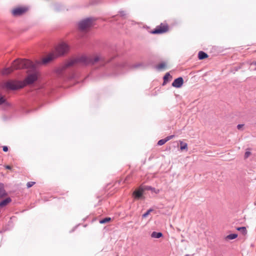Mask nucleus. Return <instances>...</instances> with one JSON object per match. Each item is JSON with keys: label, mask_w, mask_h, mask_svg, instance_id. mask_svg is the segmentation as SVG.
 Instances as JSON below:
<instances>
[{"label": "nucleus", "mask_w": 256, "mask_h": 256, "mask_svg": "<svg viewBox=\"0 0 256 256\" xmlns=\"http://www.w3.org/2000/svg\"><path fill=\"white\" fill-rule=\"evenodd\" d=\"M100 60V58L98 56H94V58L92 56H82L66 62L57 70V72L60 76L64 77L66 79H72L74 78L75 74L73 72H66L68 68L78 64L82 66L94 64Z\"/></svg>", "instance_id": "nucleus-1"}, {"label": "nucleus", "mask_w": 256, "mask_h": 256, "mask_svg": "<svg viewBox=\"0 0 256 256\" xmlns=\"http://www.w3.org/2000/svg\"><path fill=\"white\" fill-rule=\"evenodd\" d=\"M29 68L34 70L36 68L35 64L30 60H16L10 67L4 68L2 73L4 74H8L14 70Z\"/></svg>", "instance_id": "nucleus-2"}, {"label": "nucleus", "mask_w": 256, "mask_h": 256, "mask_svg": "<svg viewBox=\"0 0 256 256\" xmlns=\"http://www.w3.org/2000/svg\"><path fill=\"white\" fill-rule=\"evenodd\" d=\"M24 85L21 82L9 80L4 82L2 85V88L7 90H17L23 88Z\"/></svg>", "instance_id": "nucleus-3"}, {"label": "nucleus", "mask_w": 256, "mask_h": 256, "mask_svg": "<svg viewBox=\"0 0 256 256\" xmlns=\"http://www.w3.org/2000/svg\"><path fill=\"white\" fill-rule=\"evenodd\" d=\"M95 20L94 18L90 17L80 21L78 24V30L80 31L86 30L92 25Z\"/></svg>", "instance_id": "nucleus-4"}, {"label": "nucleus", "mask_w": 256, "mask_h": 256, "mask_svg": "<svg viewBox=\"0 0 256 256\" xmlns=\"http://www.w3.org/2000/svg\"><path fill=\"white\" fill-rule=\"evenodd\" d=\"M69 50V46L68 44L64 43H62L59 44L56 48V52L58 55H64Z\"/></svg>", "instance_id": "nucleus-5"}, {"label": "nucleus", "mask_w": 256, "mask_h": 256, "mask_svg": "<svg viewBox=\"0 0 256 256\" xmlns=\"http://www.w3.org/2000/svg\"><path fill=\"white\" fill-rule=\"evenodd\" d=\"M168 30V27L167 24H161L157 26L151 32L152 34H160L166 32Z\"/></svg>", "instance_id": "nucleus-6"}, {"label": "nucleus", "mask_w": 256, "mask_h": 256, "mask_svg": "<svg viewBox=\"0 0 256 256\" xmlns=\"http://www.w3.org/2000/svg\"><path fill=\"white\" fill-rule=\"evenodd\" d=\"M38 79V74L36 72L30 74L26 78L24 82L26 84H33Z\"/></svg>", "instance_id": "nucleus-7"}, {"label": "nucleus", "mask_w": 256, "mask_h": 256, "mask_svg": "<svg viewBox=\"0 0 256 256\" xmlns=\"http://www.w3.org/2000/svg\"><path fill=\"white\" fill-rule=\"evenodd\" d=\"M27 10V8L20 7L14 9L12 12L14 16H18L22 15Z\"/></svg>", "instance_id": "nucleus-8"}, {"label": "nucleus", "mask_w": 256, "mask_h": 256, "mask_svg": "<svg viewBox=\"0 0 256 256\" xmlns=\"http://www.w3.org/2000/svg\"><path fill=\"white\" fill-rule=\"evenodd\" d=\"M144 190V189L140 187L136 189L132 193V196L136 200H140L144 198L143 194Z\"/></svg>", "instance_id": "nucleus-9"}, {"label": "nucleus", "mask_w": 256, "mask_h": 256, "mask_svg": "<svg viewBox=\"0 0 256 256\" xmlns=\"http://www.w3.org/2000/svg\"><path fill=\"white\" fill-rule=\"evenodd\" d=\"M184 84V79L182 77H178L176 78L172 82V85L176 88H180Z\"/></svg>", "instance_id": "nucleus-10"}, {"label": "nucleus", "mask_w": 256, "mask_h": 256, "mask_svg": "<svg viewBox=\"0 0 256 256\" xmlns=\"http://www.w3.org/2000/svg\"><path fill=\"white\" fill-rule=\"evenodd\" d=\"M55 58L56 56L54 54H50L47 56L42 60V63L43 64H46Z\"/></svg>", "instance_id": "nucleus-11"}, {"label": "nucleus", "mask_w": 256, "mask_h": 256, "mask_svg": "<svg viewBox=\"0 0 256 256\" xmlns=\"http://www.w3.org/2000/svg\"><path fill=\"white\" fill-rule=\"evenodd\" d=\"M11 201H12V199L10 197L5 198L4 200H2V201H1L0 202V207L2 208V207L6 206L10 202H11Z\"/></svg>", "instance_id": "nucleus-12"}, {"label": "nucleus", "mask_w": 256, "mask_h": 256, "mask_svg": "<svg viewBox=\"0 0 256 256\" xmlns=\"http://www.w3.org/2000/svg\"><path fill=\"white\" fill-rule=\"evenodd\" d=\"M7 194L4 190V185L0 182V198H2L6 196Z\"/></svg>", "instance_id": "nucleus-13"}, {"label": "nucleus", "mask_w": 256, "mask_h": 256, "mask_svg": "<svg viewBox=\"0 0 256 256\" xmlns=\"http://www.w3.org/2000/svg\"><path fill=\"white\" fill-rule=\"evenodd\" d=\"M166 64L164 62H162L156 66V68L158 70L160 71L162 70H164L166 68Z\"/></svg>", "instance_id": "nucleus-14"}, {"label": "nucleus", "mask_w": 256, "mask_h": 256, "mask_svg": "<svg viewBox=\"0 0 256 256\" xmlns=\"http://www.w3.org/2000/svg\"><path fill=\"white\" fill-rule=\"evenodd\" d=\"M163 236L161 232H153L151 234V237L152 238H159L162 237Z\"/></svg>", "instance_id": "nucleus-15"}, {"label": "nucleus", "mask_w": 256, "mask_h": 256, "mask_svg": "<svg viewBox=\"0 0 256 256\" xmlns=\"http://www.w3.org/2000/svg\"><path fill=\"white\" fill-rule=\"evenodd\" d=\"M208 57V55L203 51H200L198 54L199 60H204Z\"/></svg>", "instance_id": "nucleus-16"}, {"label": "nucleus", "mask_w": 256, "mask_h": 256, "mask_svg": "<svg viewBox=\"0 0 256 256\" xmlns=\"http://www.w3.org/2000/svg\"><path fill=\"white\" fill-rule=\"evenodd\" d=\"M172 76H170L169 72L166 73V74L164 76V82H163V85H164L166 84L169 80V78H172Z\"/></svg>", "instance_id": "nucleus-17"}, {"label": "nucleus", "mask_w": 256, "mask_h": 256, "mask_svg": "<svg viewBox=\"0 0 256 256\" xmlns=\"http://www.w3.org/2000/svg\"><path fill=\"white\" fill-rule=\"evenodd\" d=\"M238 237V234H232L228 235L226 238V240H234Z\"/></svg>", "instance_id": "nucleus-18"}, {"label": "nucleus", "mask_w": 256, "mask_h": 256, "mask_svg": "<svg viewBox=\"0 0 256 256\" xmlns=\"http://www.w3.org/2000/svg\"><path fill=\"white\" fill-rule=\"evenodd\" d=\"M236 230L240 231L243 234H245L247 232L246 228L244 226L238 227L236 228Z\"/></svg>", "instance_id": "nucleus-19"}, {"label": "nucleus", "mask_w": 256, "mask_h": 256, "mask_svg": "<svg viewBox=\"0 0 256 256\" xmlns=\"http://www.w3.org/2000/svg\"><path fill=\"white\" fill-rule=\"evenodd\" d=\"M180 148L182 150L187 149V146H188L187 144L184 143V142H180Z\"/></svg>", "instance_id": "nucleus-20"}, {"label": "nucleus", "mask_w": 256, "mask_h": 256, "mask_svg": "<svg viewBox=\"0 0 256 256\" xmlns=\"http://www.w3.org/2000/svg\"><path fill=\"white\" fill-rule=\"evenodd\" d=\"M111 220V218L109 217L105 218H102L100 220V224H105L108 222H110Z\"/></svg>", "instance_id": "nucleus-21"}, {"label": "nucleus", "mask_w": 256, "mask_h": 256, "mask_svg": "<svg viewBox=\"0 0 256 256\" xmlns=\"http://www.w3.org/2000/svg\"><path fill=\"white\" fill-rule=\"evenodd\" d=\"M166 142H167V140L166 138H164V139L160 140L158 142V145L162 146V145L164 144Z\"/></svg>", "instance_id": "nucleus-22"}, {"label": "nucleus", "mask_w": 256, "mask_h": 256, "mask_svg": "<svg viewBox=\"0 0 256 256\" xmlns=\"http://www.w3.org/2000/svg\"><path fill=\"white\" fill-rule=\"evenodd\" d=\"M6 101L4 96L0 95V105H2L4 104H6Z\"/></svg>", "instance_id": "nucleus-23"}, {"label": "nucleus", "mask_w": 256, "mask_h": 256, "mask_svg": "<svg viewBox=\"0 0 256 256\" xmlns=\"http://www.w3.org/2000/svg\"><path fill=\"white\" fill-rule=\"evenodd\" d=\"M147 190H150L152 192H154L156 194H158L159 192V191H160L158 190H156L155 188H152L151 186H148L147 188Z\"/></svg>", "instance_id": "nucleus-24"}, {"label": "nucleus", "mask_w": 256, "mask_h": 256, "mask_svg": "<svg viewBox=\"0 0 256 256\" xmlns=\"http://www.w3.org/2000/svg\"><path fill=\"white\" fill-rule=\"evenodd\" d=\"M127 66V64L126 63H122V64H118V66H117V68H120V69H122L123 68H124L125 67H126Z\"/></svg>", "instance_id": "nucleus-25"}, {"label": "nucleus", "mask_w": 256, "mask_h": 256, "mask_svg": "<svg viewBox=\"0 0 256 256\" xmlns=\"http://www.w3.org/2000/svg\"><path fill=\"white\" fill-rule=\"evenodd\" d=\"M34 184H35V182H29L27 183L26 186H27L28 188H30L32 187Z\"/></svg>", "instance_id": "nucleus-26"}, {"label": "nucleus", "mask_w": 256, "mask_h": 256, "mask_svg": "<svg viewBox=\"0 0 256 256\" xmlns=\"http://www.w3.org/2000/svg\"><path fill=\"white\" fill-rule=\"evenodd\" d=\"M250 154L251 152H250L246 151L244 154V158H248L250 155Z\"/></svg>", "instance_id": "nucleus-27"}, {"label": "nucleus", "mask_w": 256, "mask_h": 256, "mask_svg": "<svg viewBox=\"0 0 256 256\" xmlns=\"http://www.w3.org/2000/svg\"><path fill=\"white\" fill-rule=\"evenodd\" d=\"M174 135H170L166 138L167 142L174 138Z\"/></svg>", "instance_id": "nucleus-28"}, {"label": "nucleus", "mask_w": 256, "mask_h": 256, "mask_svg": "<svg viewBox=\"0 0 256 256\" xmlns=\"http://www.w3.org/2000/svg\"><path fill=\"white\" fill-rule=\"evenodd\" d=\"M244 124H238V126H237V128L239 130H240L242 127L244 126Z\"/></svg>", "instance_id": "nucleus-29"}, {"label": "nucleus", "mask_w": 256, "mask_h": 256, "mask_svg": "<svg viewBox=\"0 0 256 256\" xmlns=\"http://www.w3.org/2000/svg\"><path fill=\"white\" fill-rule=\"evenodd\" d=\"M142 66V64L139 63V64H138L134 65L132 66V68H138L139 66Z\"/></svg>", "instance_id": "nucleus-30"}, {"label": "nucleus", "mask_w": 256, "mask_h": 256, "mask_svg": "<svg viewBox=\"0 0 256 256\" xmlns=\"http://www.w3.org/2000/svg\"><path fill=\"white\" fill-rule=\"evenodd\" d=\"M119 12L120 14L122 16H124L126 14V12L124 11H120Z\"/></svg>", "instance_id": "nucleus-31"}, {"label": "nucleus", "mask_w": 256, "mask_h": 256, "mask_svg": "<svg viewBox=\"0 0 256 256\" xmlns=\"http://www.w3.org/2000/svg\"><path fill=\"white\" fill-rule=\"evenodd\" d=\"M150 214V212H148L147 210V212H145L144 214H142V218H146L147 217V216Z\"/></svg>", "instance_id": "nucleus-32"}, {"label": "nucleus", "mask_w": 256, "mask_h": 256, "mask_svg": "<svg viewBox=\"0 0 256 256\" xmlns=\"http://www.w3.org/2000/svg\"><path fill=\"white\" fill-rule=\"evenodd\" d=\"M2 150L4 152H6L8 151V147L7 146H4L2 148Z\"/></svg>", "instance_id": "nucleus-33"}, {"label": "nucleus", "mask_w": 256, "mask_h": 256, "mask_svg": "<svg viewBox=\"0 0 256 256\" xmlns=\"http://www.w3.org/2000/svg\"><path fill=\"white\" fill-rule=\"evenodd\" d=\"M124 72L122 70H121V71L120 72H114V70H113V72H112V74H113V75L114 74H114H120V73H122Z\"/></svg>", "instance_id": "nucleus-34"}, {"label": "nucleus", "mask_w": 256, "mask_h": 256, "mask_svg": "<svg viewBox=\"0 0 256 256\" xmlns=\"http://www.w3.org/2000/svg\"><path fill=\"white\" fill-rule=\"evenodd\" d=\"M6 168L8 170H11L12 167L10 166L7 165L6 166Z\"/></svg>", "instance_id": "nucleus-35"}, {"label": "nucleus", "mask_w": 256, "mask_h": 256, "mask_svg": "<svg viewBox=\"0 0 256 256\" xmlns=\"http://www.w3.org/2000/svg\"><path fill=\"white\" fill-rule=\"evenodd\" d=\"M148 212H149L150 213V212H151L152 211V209H150L148 210Z\"/></svg>", "instance_id": "nucleus-36"}, {"label": "nucleus", "mask_w": 256, "mask_h": 256, "mask_svg": "<svg viewBox=\"0 0 256 256\" xmlns=\"http://www.w3.org/2000/svg\"><path fill=\"white\" fill-rule=\"evenodd\" d=\"M254 64L256 66V61L255 62H254Z\"/></svg>", "instance_id": "nucleus-37"}, {"label": "nucleus", "mask_w": 256, "mask_h": 256, "mask_svg": "<svg viewBox=\"0 0 256 256\" xmlns=\"http://www.w3.org/2000/svg\"><path fill=\"white\" fill-rule=\"evenodd\" d=\"M185 256H190V255L188 254H186L185 255Z\"/></svg>", "instance_id": "nucleus-38"}, {"label": "nucleus", "mask_w": 256, "mask_h": 256, "mask_svg": "<svg viewBox=\"0 0 256 256\" xmlns=\"http://www.w3.org/2000/svg\"><path fill=\"white\" fill-rule=\"evenodd\" d=\"M112 58H114V54H113Z\"/></svg>", "instance_id": "nucleus-39"}]
</instances>
